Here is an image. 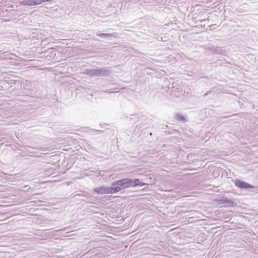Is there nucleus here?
Masks as SVG:
<instances>
[{
    "mask_svg": "<svg viewBox=\"0 0 258 258\" xmlns=\"http://www.w3.org/2000/svg\"><path fill=\"white\" fill-rule=\"evenodd\" d=\"M131 182L132 187H135L137 186H141L145 184V183L141 182L139 179H135L134 180L131 179Z\"/></svg>",
    "mask_w": 258,
    "mask_h": 258,
    "instance_id": "obj_4",
    "label": "nucleus"
},
{
    "mask_svg": "<svg viewBox=\"0 0 258 258\" xmlns=\"http://www.w3.org/2000/svg\"><path fill=\"white\" fill-rule=\"evenodd\" d=\"M131 183V178H126L115 181L112 184V186L118 187L120 191L122 188L124 189L132 187Z\"/></svg>",
    "mask_w": 258,
    "mask_h": 258,
    "instance_id": "obj_2",
    "label": "nucleus"
},
{
    "mask_svg": "<svg viewBox=\"0 0 258 258\" xmlns=\"http://www.w3.org/2000/svg\"><path fill=\"white\" fill-rule=\"evenodd\" d=\"M235 185L240 188H253L254 186L250 184L240 180H236L234 181Z\"/></svg>",
    "mask_w": 258,
    "mask_h": 258,
    "instance_id": "obj_3",
    "label": "nucleus"
},
{
    "mask_svg": "<svg viewBox=\"0 0 258 258\" xmlns=\"http://www.w3.org/2000/svg\"><path fill=\"white\" fill-rule=\"evenodd\" d=\"M94 192L99 195L112 194L119 191L118 187H100L94 189Z\"/></svg>",
    "mask_w": 258,
    "mask_h": 258,
    "instance_id": "obj_1",
    "label": "nucleus"
},
{
    "mask_svg": "<svg viewBox=\"0 0 258 258\" xmlns=\"http://www.w3.org/2000/svg\"><path fill=\"white\" fill-rule=\"evenodd\" d=\"M25 2H27V1H23L21 3V4L22 5H26V3H25ZM36 4H37V3H36L35 2H33V1H31L30 3H27V5H36Z\"/></svg>",
    "mask_w": 258,
    "mask_h": 258,
    "instance_id": "obj_6",
    "label": "nucleus"
},
{
    "mask_svg": "<svg viewBox=\"0 0 258 258\" xmlns=\"http://www.w3.org/2000/svg\"><path fill=\"white\" fill-rule=\"evenodd\" d=\"M232 203V202L231 201H230L227 199H222V200H220L218 201V203L219 204H229V203Z\"/></svg>",
    "mask_w": 258,
    "mask_h": 258,
    "instance_id": "obj_5",
    "label": "nucleus"
}]
</instances>
